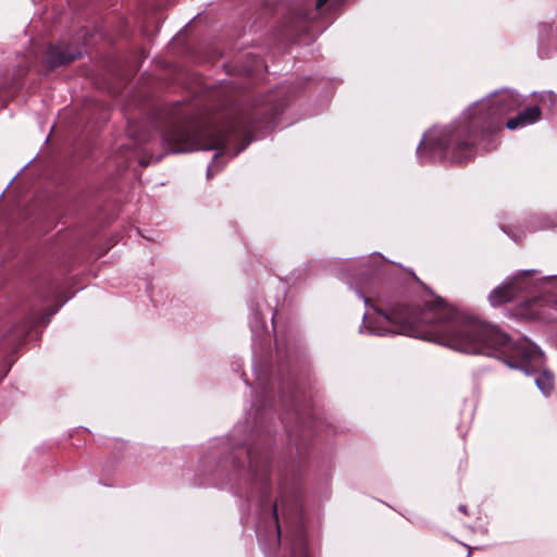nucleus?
Masks as SVG:
<instances>
[{"label":"nucleus","mask_w":557,"mask_h":557,"mask_svg":"<svg viewBox=\"0 0 557 557\" xmlns=\"http://www.w3.org/2000/svg\"><path fill=\"white\" fill-rule=\"evenodd\" d=\"M363 330L375 335L404 334L465 354L505 355L521 362H508L510 368H523L527 373V363L540 366L544 359L541 349L528 338L513 342L496 325L466 317L441 298L414 307L397 305L389 313L380 312V317L364 324L361 332Z\"/></svg>","instance_id":"obj_1"},{"label":"nucleus","mask_w":557,"mask_h":557,"mask_svg":"<svg viewBox=\"0 0 557 557\" xmlns=\"http://www.w3.org/2000/svg\"><path fill=\"white\" fill-rule=\"evenodd\" d=\"M421 163L426 159L462 162L473 154V140L465 138L463 131L458 128L432 129L423 137L417 149Z\"/></svg>","instance_id":"obj_2"},{"label":"nucleus","mask_w":557,"mask_h":557,"mask_svg":"<svg viewBox=\"0 0 557 557\" xmlns=\"http://www.w3.org/2000/svg\"><path fill=\"white\" fill-rule=\"evenodd\" d=\"M522 101L518 94L509 89L494 92L468 109L466 113L468 127L482 132L499 128L502 117L520 108Z\"/></svg>","instance_id":"obj_3"},{"label":"nucleus","mask_w":557,"mask_h":557,"mask_svg":"<svg viewBox=\"0 0 557 557\" xmlns=\"http://www.w3.org/2000/svg\"><path fill=\"white\" fill-rule=\"evenodd\" d=\"M194 123H178L166 128L162 134V138L168 146L169 152L173 153L188 152L198 149H220L224 145V138L220 135L214 136L208 144L199 143Z\"/></svg>","instance_id":"obj_4"},{"label":"nucleus","mask_w":557,"mask_h":557,"mask_svg":"<svg viewBox=\"0 0 557 557\" xmlns=\"http://www.w3.org/2000/svg\"><path fill=\"white\" fill-rule=\"evenodd\" d=\"M541 109L537 106L529 107L517 116L509 119L506 122V127L508 129H517L519 127L532 125L541 119Z\"/></svg>","instance_id":"obj_5"},{"label":"nucleus","mask_w":557,"mask_h":557,"mask_svg":"<svg viewBox=\"0 0 557 557\" xmlns=\"http://www.w3.org/2000/svg\"><path fill=\"white\" fill-rule=\"evenodd\" d=\"M77 58V53H71L60 46H51L47 52V63L52 67L67 64Z\"/></svg>","instance_id":"obj_6"},{"label":"nucleus","mask_w":557,"mask_h":557,"mask_svg":"<svg viewBox=\"0 0 557 557\" xmlns=\"http://www.w3.org/2000/svg\"><path fill=\"white\" fill-rule=\"evenodd\" d=\"M535 383L544 395H549L554 388V376L550 372L544 371L536 377Z\"/></svg>","instance_id":"obj_7"},{"label":"nucleus","mask_w":557,"mask_h":557,"mask_svg":"<svg viewBox=\"0 0 557 557\" xmlns=\"http://www.w3.org/2000/svg\"><path fill=\"white\" fill-rule=\"evenodd\" d=\"M290 557H309L307 552V545L302 537L297 539L293 543Z\"/></svg>","instance_id":"obj_8"},{"label":"nucleus","mask_w":557,"mask_h":557,"mask_svg":"<svg viewBox=\"0 0 557 557\" xmlns=\"http://www.w3.org/2000/svg\"><path fill=\"white\" fill-rule=\"evenodd\" d=\"M277 505H278L277 503L274 504L273 516H274L275 523H276L277 536L280 537L281 530H280V525H278V518H277Z\"/></svg>","instance_id":"obj_9"},{"label":"nucleus","mask_w":557,"mask_h":557,"mask_svg":"<svg viewBox=\"0 0 557 557\" xmlns=\"http://www.w3.org/2000/svg\"><path fill=\"white\" fill-rule=\"evenodd\" d=\"M371 260L373 262H383L384 261L383 257L381 255H379V253L372 255Z\"/></svg>","instance_id":"obj_10"},{"label":"nucleus","mask_w":557,"mask_h":557,"mask_svg":"<svg viewBox=\"0 0 557 557\" xmlns=\"http://www.w3.org/2000/svg\"><path fill=\"white\" fill-rule=\"evenodd\" d=\"M329 0H317L315 8L320 10Z\"/></svg>","instance_id":"obj_11"},{"label":"nucleus","mask_w":557,"mask_h":557,"mask_svg":"<svg viewBox=\"0 0 557 557\" xmlns=\"http://www.w3.org/2000/svg\"><path fill=\"white\" fill-rule=\"evenodd\" d=\"M329 0H317L315 8L320 10Z\"/></svg>","instance_id":"obj_12"},{"label":"nucleus","mask_w":557,"mask_h":557,"mask_svg":"<svg viewBox=\"0 0 557 557\" xmlns=\"http://www.w3.org/2000/svg\"><path fill=\"white\" fill-rule=\"evenodd\" d=\"M212 172H213V166L210 164L207 170V175L210 177L212 175Z\"/></svg>","instance_id":"obj_13"},{"label":"nucleus","mask_w":557,"mask_h":557,"mask_svg":"<svg viewBox=\"0 0 557 557\" xmlns=\"http://www.w3.org/2000/svg\"><path fill=\"white\" fill-rule=\"evenodd\" d=\"M245 150V147H242L240 149H238V151H236L235 154H239V152L244 151Z\"/></svg>","instance_id":"obj_14"},{"label":"nucleus","mask_w":557,"mask_h":557,"mask_svg":"<svg viewBox=\"0 0 557 557\" xmlns=\"http://www.w3.org/2000/svg\"><path fill=\"white\" fill-rule=\"evenodd\" d=\"M245 150V147H242L240 149H238V151H236L235 154H239V152L244 151Z\"/></svg>","instance_id":"obj_15"},{"label":"nucleus","mask_w":557,"mask_h":557,"mask_svg":"<svg viewBox=\"0 0 557 557\" xmlns=\"http://www.w3.org/2000/svg\"><path fill=\"white\" fill-rule=\"evenodd\" d=\"M245 150V147H242L240 149H238V151H236L235 154H239V152L244 151Z\"/></svg>","instance_id":"obj_16"},{"label":"nucleus","mask_w":557,"mask_h":557,"mask_svg":"<svg viewBox=\"0 0 557 557\" xmlns=\"http://www.w3.org/2000/svg\"><path fill=\"white\" fill-rule=\"evenodd\" d=\"M245 150V147H242L240 149H238V151H236L235 154H239V152L244 151Z\"/></svg>","instance_id":"obj_17"},{"label":"nucleus","mask_w":557,"mask_h":557,"mask_svg":"<svg viewBox=\"0 0 557 557\" xmlns=\"http://www.w3.org/2000/svg\"><path fill=\"white\" fill-rule=\"evenodd\" d=\"M459 509H460L461 511H463V512H466V511H467L465 506H460V507H459Z\"/></svg>","instance_id":"obj_18"}]
</instances>
